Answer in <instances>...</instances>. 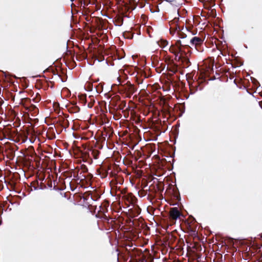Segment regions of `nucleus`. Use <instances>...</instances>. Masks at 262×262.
Instances as JSON below:
<instances>
[{
	"label": "nucleus",
	"mask_w": 262,
	"mask_h": 262,
	"mask_svg": "<svg viewBox=\"0 0 262 262\" xmlns=\"http://www.w3.org/2000/svg\"><path fill=\"white\" fill-rule=\"evenodd\" d=\"M170 218L172 220H177L181 215V213L177 207H173L170 209L169 211Z\"/></svg>",
	"instance_id": "nucleus-1"
},
{
	"label": "nucleus",
	"mask_w": 262,
	"mask_h": 262,
	"mask_svg": "<svg viewBox=\"0 0 262 262\" xmlns=\"http://www.w3.org/2000/svg\"><path fill=\"white\" fill-rule=\"evenodd\" d=\"M170 50L171 52L174 53L177 56L178 55V54L181 52V45L180 42L178 41L176 43V47H172L170 49Z\"/></svg>",
	"instance_id": "nucleus-2"
},
{
	"label": "nucleus",
	"mask_w": 262,
	"mask_h": 262,
	"mask_svg": "<svg viewBox=\"0 0 262 262\" xmlns=\"http://www.w3.org/2000/svg\"><path fill=\"white\" fill-rule=\"evenodd\" d=\"M203 40L198 37H194L190 40V44L192 46H197L202 43Z\"/></svg>",
	"instance_id": "nucleus-3"
}]
</instances>
